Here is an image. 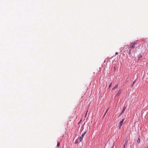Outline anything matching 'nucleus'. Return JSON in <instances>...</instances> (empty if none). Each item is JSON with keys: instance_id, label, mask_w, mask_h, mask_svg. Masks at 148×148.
<instances>
[{"instance_id": "nucleus-12", "label": "nucleus", "mask_w": 148, "mask_h": 148, "mask_svg": "<svg viewBox=\"0 0 148 148\" xmlns=\"http://www.w3.org/2000/svg\"><path fill=\"white\" fill-rule=\"evenodd\" d=\"M88 111V110H87V112H86V114H85V116H86V115L87 114V112Z\"/></svg>"}, {"instance_id": "nucleus-11", "label": "nucleus", "mask_w": 148, "mask_h": 148, "mask_svg": "<svg viewBox=\"0 0 148 148\" xmlns=\"http://www.w3.org/2000/svg\"><path fill=\"white\" fill-rule=\"evenodd\" d=\"M111 85H112V83H111L110 84V85L109 86V88H110V87H111Z\"/></svg>"}, {"instance_id": "nucleus-5", "label": "nucleus", "mask_w": 148, "mask_h": 148, "mask_svg": "<svg viewBox=\"0 0 148 148\" xmlns=\"http://www.w3.org/2000/svg\"><path fill=\"white\" fill-rule=\"evenodd\" d=\"M140 136H139L138 138V140L137 141V142L138 143H139L140 142Z\"/></svg>"}, {"instance_id": "nucleus-9", "label": "nucleus", "mask_w": 148, "mask_h": 148, "mask_svg": "<svg viewBox=\"0 0 148 148\" xmlns=\"http://www.w3.org/2000/svg\"><path fill=\"white\" fill-rule=\"evenodd\" d=\"M60 145V143L59 142H58L57 144V146L58 147Z\"/></svg>"}, {"instance_id": "nucleus-7", "label": "nucleus", "mask_w": 148, "mask_h": 148, "mask_svg": "<svg viewBox=\"0 0 148 148\" xmlns=\"http://www.w3.org/2000/svg\"><path fill=\"white\" fill-rule=\"evenodd\" d=\"M125 109H126V107H124L122 111V113H123L124 112Z\"/></svg>"}, {"instance_id": "nucleus-16", "label": "nucleus", "mask_w": 148, "mask_h": 148, "mask_svg": "<svg viewBox=\"0 0 148 148\" xmlns=\"http://www.w3.org/2000/svg\"><path fill=\"white\" fill-rule=\"evenodd\" d=\"M117 54V52H116V54Z\"/></svg>"}, {"instance_id": "nucleus-1", "label": "nucleus", "mask_w": 148, "mask_h": 148, "mask_svg": "<svg viewBox=\"0 0 148 148\" xmlns=\"http://www.w3.org/2000/svg\"><path fill=\"white\" fill-rule=\"evenodd\" d=\"M137 42V41H135L131 43L130 44V49L129 52H130L131 50L133 48L135 47V45H136Z\"/></svg>"}, {"instance_id": "nucleus-2", "label": "nucleus", "mask_w": 148, "mask_h": 148, "mask_svg": "<svg viewBox=\"0 0 148 148\" xmlns=\"http://www.w3.org/2000/svg\"><path fill=\"white\" fill-rule=\"evenodd\" d=\"M86 133V132H85L84 133H83L82 136H80L79 138V140L80 141H81L82 140L83 138L84 137V136L85 135V134Z\"/></svg>"}, {"instance_id": "nucleus-8", "label": "nucleus", "mask_w": 148, "mask_h": 148, "mask_svg": "<svg viewBox=\"0 0 148 148\" xmlns=\"http://www.w3.org/2000/svg\"><path fill=\"white\" fill-rule=\"evenodd\" d=\"M78 139H76L75 141V144H77L78 143Z\"/></svg>"}, {"instance_id": "nucleus-15", "label": "nucleus", "mask_w": 148, "mask_h": 148, "mask_svg": "<svg viewBox=\"0 0 148 148\" xmlns=\"http://www.w3.org/2000/svg\"><path fill=\"white\" fill-rule=\"evenodd\" d=\"M135 82V81H134V82H133V84H134V82Z\"/></svg>"}, {"instance_id": "nucleus-10", "label": "nucleus", "mask_w": 148, "mask_h": 148, "mask_svg": "<svg viewBox=\"0 0 148 148\" xmlns=\"http://www.w3.org/2000/svg\"><path fill=\"white\" fill-rule=\"evenodd\" d=\"M108 109H107V110H106V113H105V114H104V116H105V115H106V113H107V111H108Z\"/></svg>"}, {"instance_id": "nucleus-4", "label": "nucleus", "mask_w": 148, "mask_h": 148, "mask_svg": "<svg viewBox=\"0 0 148 148\" xmlns=\"http://www.w3.org/2000/svg\"><path fill=\"white\" fill-rule=\"evenodd\" d=\"M121 90H119V91H118V93L116 94V96H119L121 94Z\"/></svg>"}, {"instance_id": "nucleus-13", "label": "nucleus", "mask_w": 148, "mask_h": 148, "mask_svg": "<svg viewBox=\"0 0 148 148\" xmlns=\"http://www.w3.org/2000/svg\"><path fill=\"white\" fill-rule=\"evenodd\" d=\"M123 113H122V112L119 115V116H121V114H122Z\"/></svg>"}, {"instance_id": "nucleus-3", "label": "nucleus", "mask_w": 148, "mask_h": 148, "mask_svg": "<svg viewBox=\"0 0 148 148\" xmlns=\"http://www.w3.org/2000/svg\"><path fill=\"white\" fill-rule=\"evenodd\" d=\"M124 119H123L121 121H120L119 122V125H120L119 129H120L121 128V126L122 125V124L123 123V122L124 121Z\"/></svg>"}, {"instance_id": "nucleus-14", "label": "nucleus", "mask_w": 148, "mask_h": 148, "mask_svg": "<svg viewBox=\"0 0 148 148\" xmlns=\"http://www.w3.org/2000/svg\"><path fill=\"white\" fill-rule=\"evenodd\" d=\"M133 85H134V84H132V86H133Z\"/></svg>"}, {"instance_id": "nucleus-6", "label": "nucleus", "mask_w": 148, "mask_h": 148, "mask_svg": "<svg viewBox=\"0 0 148 148\" xmlns=\"http://www.w3.org/2000/svg\"><path fill=\"white\" fill-rule=\"evenodd\" d=\"M118 84L116 85V86L113 88L112 90H114V89H116V88H117L118 87Z\"/></svg>"}, {"instance_id": "nucleus-17", "label": "nucleus", "mask_w": 148, "mask_h": 148, "mask_svg": "<svg viewBox=\"0 0 148 148\" xmlns=\"http://www.w3.org/2000/svg\"><path fill=\"white\" fill-rule=\"evenodd\" d=\"M116 69L115 68V67H114V69Z\"/></svg>"}]
</instances>
